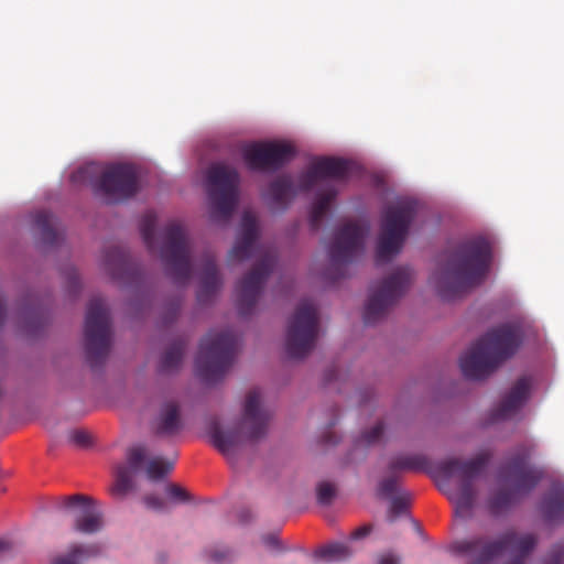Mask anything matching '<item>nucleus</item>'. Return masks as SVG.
Masks as SVG:
<instances>
[{"label":"nucleus","instance_id":"f257e3e1","mask_svg":"<svg viewBox=\"0 0 564 564\" xmlns=\"http://www.w3.org/2000/svg\"><path fill=\"white\" fill-rule=\"evenodd\" d=\"M490 262L491 248L485 238L466 239L446 252L431 281L438 295L451 301L481 284Z\"/></svg>","mask_w":564,"mask_h":564},{"label":"nucleus","instance_id":"f03ea898","mask_svg":"<svg viewBox=\"0 0 564 564\" xmlns=\"http://www.w3.org/2000/svg\"><path fill=\"white\" fill-rule=\"evenodd\" d=\"M521 341L522 330L516 324H502L490 329L460 357L463 375L470 380L487 378L517 351Z\"/></svg>","mask_w":564,"mask_h":564},{"label":"nucleus","instance_id":"7ed1b4c3","mask_svg":"<svg viewBox=\"0 0 564 564\" xmlns=\"http://www.w3.org/2000/svg\"><path fill=\"white\" fill-rule=\"evenodd\" d=\"M530 451L519 446L511 457L500 467L498 482L487 500V509L494 517H500L524 495L533 490L543 477V471L528 464Z\"/></svg>","mask_w":564,"mask_h":564},{"label":"nucleus","instance_id":"20e7f679","mask_svg":"<svg viewBox=\"0 0 564 564\" xmlns=\"http://www.w3.org/2000/svg\"><path fill=\"white\" fill-rule=\"evenodd\" d=\"M489 458V454L480 453L467 462L447 458L433 467L432 476L437 480L440 490L455 505L456 513H468L475 506L478 495L475 480L485 469Z\"/></svg>","mask_w":564,"mask_h":564},{"label":"nucleus","instance_id":"39448f33","mask_svg":"<svg viewBox=\"0 0 564 564\" xmlns=\"http://www.w3.org/2000/svg\"><path fill=\"white\" fill-rule=\"evenodd\" d=\"M348 170V161L335 158H319L314 160L306 171L299 175L295 185L290 174H283L272 180L268 185L264 199L273 210L284 212L295 196L301 192H308L317 181L326 177H343Z\"/></svg>","mask_w":564,"mask_h":564},{"label":"nucleus","instance_id":"423d86ee","mask_svg":"<svg viewBox=\"0 0 564 564\" xmlns=\"http://www.w3.org/2000/svg\"><path fill=\"white\" fill-rule=\"evenodd\" d=\"M535 544L536 539L533 534L519 535L510 530L494 541L485 536L458 540L451 544L449 550L456 555L468 557V564H490L503 551L510 550L514 555L512 561L519 560L523 564Z\"/></svg>","mask_w":564,"mask_h":564},{"label":"nucleus","instance_id":"0eeeda50","mask_svg":"<svg viewBox=\"0 0 564 564\" xmlns=\"http://www.w3.org/2000/svg\"><path fill=\"white\" fill-rule=\"evenodd\" d=\"M238 349V337L231 329L210 330L200 340L196 371L206 383H215L231 368Z\"/></svg>","mask_w":564,"mask_h":564},{"label":"nucleus","instance_id":"6e6552de","mask_svg":"<svg viewBox=\"0 0 564 564\" xmlns=\"http://www.w3.org/2000/svg\"><path fill=\"white\" fill-rule=\"evenodd\" d=\"M416 212L417 203L410 198L398 199L383 209L376 251L378 262H387L401 251Z\"/></svg>","mask_w":564,"mask_h":564},{"label":"nucleus","instance_id":"1a4fd4ad","mask_svg":"<svg viewBox=\"0 0 564 564\" xmlns=\"http://www.w3.org/2000/svg\"><path fill=\"white\" fill-rule=\"evenodd\" d=\"M240 176L226 163L212 164L206 173V191L213 219L228 220L239 199Z\"/></svg>","mask_w":564,"mask_h":564},{"label":"nucleus","instance_id":"9d476101","mask_svg":"<svg viewBox=\"0 0 564 564\" xmlns=\"http://www.w3.org/2000/svg\"><path fill=\"white\" fill-rule=\"evenodd\" d=\"M110 316L101 297H93L87 306L84 338L86 359L93 369L104 365L110 348Z\"/></svg>","mask_w":564,"mask_h":564},{"label":"nucleus","instance_id":"9b49d317","mask_svg":"<svg viewBox=\"0 0 564 564\" xmlns=\"http://www.w3.org/2000/svg\"><path fill=\"white\" fill-rule=\"evenodd\" d=\"M319 330V319L315 304L303 300L289 319L285 351L292 359L305 358L315 347Z\"/></svg>","mask_w":564,"mask_h":564},{"label":"nucleus","instance_id":"f8f14e48","mask_svg":"<svg viewBox=\"0 0 564 564\" xmlns=\"http://www.w3.org/2000/svg\"><path fill=\"white\" fill-rule=\"evenodd\" d=\"M160 256L166 274L176 284H186L192 274L191 248L184 227L171 221L163 231Z\"/></svg>","mask_w":564,"mask_h":564},{"label":"nucleus","instance_id":"ddd939ff","mask_svg":"<svg viewBox=\"0 0 564 564\" xmlns=\"http://www.w3.org/2000/svg\"><path fill=\"white\" fill-rule=\"evenodd\" d=\"M412 272L409 268H398L380 285L371 290L364 311L366 325H373L383 318L388 310L406 292L411 284Z\"/></svg>","mask_w":564,"mask_h":564},{"label":"nucleus","instance_id":"4468645a","mask_svg":"<svg viewBox=\"0 0 564 564\" xmlns=\"http://www.w3.org/2000/svg\"><path fill=\"white\" fill-rule=\"evenodd\" d=\"M368 231V227L356 223H347L338 229L329 248L328 279L336 281L345 275L346 265L364 252V240Z\"/></svg>","mask_w":564,"mask_h":564},{"label":"nucleus","instance_id":"2eb2a0df","mask_svg":"<svg viewBox=\"0 0 564 564\" xmlns=\"http://www.w3.org/2000/svg\"><path fill=\"white\" fill-rule=\"evenodd\" d=\"M94 187L108 204L123 202L139 189L137 171L130 164H112L102 172Z\"/></svg>","mask_w":564,"mask_h":564},{"label":"nucleus","instance_id":"dca6fc26","mask_svg":"<svg viewBox=\"0 0 564 564\" xmlns=\"http://www.w3.org/2000/svg\"><path fill=\"white\" fill-rule=\"evenodd\" d=\"M241 153L250 170L274 172L294 158L295 149L285 142L260 141L245 144Z\"/></svg>","mask_w":564,"mask_h":564},{"label":"nucleus","instance_id":"f3484780","mask_svg":"<svg viewBox=\"0 0 564 564\" xmlns=\"http://www.w3.org/2000/svg\"><path fill=\"white\" fill-rule=\"evenodd\" d=\"M275 257L272 253H265L247 273L237 285V307L240 315L252 313L263 285L273 271Z\"/></svg>","mask_w":564,"mask_h":564},{"label":"nucleus","instance_id":"a211bd4d","mask_svg":"<svg viewBox=\"0 0 564 564\" xmlns=\"http://www.w3.org/2000/svg\"><path fill=\"white\" fill-rule=\"evenodd\" d=\"M62 507L75 510L74 530L94 534L102 528V514L94 507V501L84 495H73L61 499Z\"/></svg>","mask_w":564,"mask_h":564},{"label":"nucleus","instance_id":"6ab92c4d","mask_svg":"<svg viewBox=\"0 0 564 564\" xmlns=\"http://www.w3.org/2000/svg\"><path fill=\"white\" fill-rule=\"evenodd\" d=\"M270 420L269 412L261 404L259 390H250L245 400L241 427L246 431L245 436L250 441H257L267 433Z\"/></svg>","mask_w":564,"mask_h":564},{"label":"nucleus","instance_id":"aec40b11","mask_svg":"<svg viewBox=\"0 0 564 564\" xmlns=\"http://www.w3.org/2000/svg\"><path fill=\"white\" fill-rule=\"evenodd\" d=\"M258 234L257 216L252 212H245L241 217L239 237L229 252L230 259L242 261L251 258Z\"/></svg>","mask_w":564,"mask_h":564},{"label":"nucleus","instance_id":"412c9836","mask_svg":"<svg viewBox=\"0 0 564 564\" xmlns=\"http://www.w3.org/2000/svg\"><path fill=\"white\" fill-rule=\"evenodd\" d=\"M531 382L527 377L520 378L509 393L492 411V421L506 420L513 416L525 403L530 395Z\"/></svg>","mask_w":564,"mask_h":564},{"label":"nucleus","instance_id":"4be33fe9","mask_svg":"<svg viewBox=\"0 0 564 564\" xmlns=\"http://www.w3.org/2000/svg\"><path fill=\"white\" fill-rule=\"evenodd\" d=\"M206 431L213 445L226 457H231L242 444L243 435L239 427L223 429L217 417H210L206 423Z\"/></svg>","mask_w":564,"mask_h":564},{"label":"nucleus","instance_id":"5701e85b","mask_svg":"<svg viewBox=\"0 0 564 564\" xmlns=\"http://www.w3.org/2000/svg\"><path fill=\"white\" fill-rule=\"evenodd\" d=\"M147 451L138 445L128 449L127 462L129 466L120 464L116 468V482L112 488L113 494L124 495L132 488L133 473L139 470L144 462Z\"/></svg>","mask_w":564,"mask_h":564},{"label":"nucleus","instance_id":"b1692460","mask_svg":"<svg viewBox=\"0 0 564 564\" xmlns=\"http://www.w3.org/2000/svg\"><path fill=\"white\" fill-rule=\"evenodd\" d=\"M349 172L350 164L348 163L347 173L343 177H326L317 181V184H322V188L317 193V197L313 203L312 210L310 214V224L313 230H317L319 228V225L329 208L330 202L337 195V189L332 182L345 180L348 176Z\"/></svg>","mask_w":564,"mask_h":564},{"label":"nucleus","instance_id":"393cba45","mask_svg":"<svg viewBox=\"0 0 564 564\" xmlns=\"http://www.w3.org/2000/svg\"><path fill=\"white\" fill-rule=\"evenodd\" d=\"M349 172L350 164L348 163L347 173L343 177H326L317 181V184H322V188L317 193V197L313 203L312 210L310 214V224L313 230H317L319 228V225L329 208L330 202L337 195V189L332 182L345 180L348 176Z\"/></svg>","mask_w":564,"mask_h":564},{"label":"nucleus","instance_id":"a878e982","mask_svg":"<svg viewBox=\"0 0 564 564\" xmlns=\"http://www.w3.org/2000/svg\"><path fill=\"white\" fill-rule=\"evenodd\" d=\"M183 427L180 406L174 401H167L162 406L154 420V434L161 437H173Z\"/></svg>","mask_w":564,"mask_h":564},{"label":"nucleus","instance_id":"bb28decb","mask_svg":"<svg viewBox=\"0 0 564 564\" xmlns=\"http://www.w3.org/2000/svg\"><path fill=\"white\" fill-rule=\"evenodd\" d=\"M221 285V279L218 273L214 256L206 254L200 274L199 288L197 291V301L207 303L216 294Z\"/></svg>","mask_w":564,"mask_h":564},{"label":"nucleus","instance_id":"cd10ccee","mask_svg":"<svg viewBox=\"0 0 564 564\" xmlns=\"http://www.w3.org/2000/svg\"><path fill=\"white\" fill-rule=\"evenodd\" d=\"M104 262L113 279H124L132 270V263L127 250L120 246L109 247L105 251Z\"/></svg>","mask_w":564,"mask_h":564},{"label":"nucleus","instance_id":"c85d7f7f","mask_svg":"<svg viewBox=\"0 0 564 564\" xmlns=\"http://www.w3.org/2000/svg\"><path fill=\"white\" fill-rule=\"evenodd\" d=\"M34 226L39 229L41 240L48 247L59 245L62 235L56 228V218L48 210H39L33 216Z\"/></svg>","mask_w":564,"mask_h":564},{"label":"nucleus","instance_id":"c756f323","mask_svg":"<svg viewBox=\"0 0 564 564\" xmlns=\"http://www.w3.org/2000/svg\"><path fill=\"white\" fill-rule=\"evenodd\" d=\"M427 464V458L422 455L397 454L389 458L387 474L398 475L401 478L403 473L423 470Z\"/></svg>","mask_w":564,"mask_h":564},{"label":"nucleus","instance_id":"7c9ffc66","mask_svg":"<svg viewBox=\"0 0 564 564\" xmlns=\"http://www.w3.org/2000/svg\"><path fill=\"white\" fill-rule=\"evenodd\" d=\"M541 510L549 521L564 519V488L552 489L542 500Z\"/></svg>","mask_w":564,"mask_h":564},{"label":"nucleus","instance_id":"2f4dec72","mask_svg":"<svg viewBox=\"0 0 564 564\" xmlns=\"http://www.w3.org/2000/svg\"><path fill=\"white\" fill-rule=\"evenodd\" d=\"M185 350V343L176 340L170 345L161 358L160 372H173L177 370L182 364Z\"/></svg>","mask_w":564,"mask_h":564},{"label":"nucleus","instance_id":"473e14b6","mask_svg":"<svg viewBox=\"0 0 564 564\" xmlns=\"http://www.w3.org/2000/svg\"><path fill=\"white\" fill-rule=\"evenodd\" d=\"M315 555L326 562H340L348 560L352 551L346 543L335 542L319 547Z\"/></svg>","mask_w":564,"mask_h":564},{"label":"nucleus","instance_id":"72a5a7b5","mask_svg":"<svg viewBox=\"0 0 564 564\" xmlns=\"http://www.w3.org/2000/svg\"><path fill=\"white\" fill-rule=\"evenodd\" d=\"M101 549L98 544L75 545L67 555L56 558L53 564H79V560L96 556Z\"/></svg>","mask_w":564,"mask_h":564},{"label":"nucleus","instance_id":"f704fd0d","mask_svg":"<svg viewBox=\"0 0 564 564\" xmlns=\"http://www.w3.org/2000/svg\"><path fill=\"white\" fill-rule=\"evenodd\" d=\"M156 225V216L154 213L149 212L143 215L140 221V231L144 243L150 251L155 249L154 229Z\"/></svg>","mask_w":564,"mask_h":564},{"label":"nucleus","instance_id":"c9c22d12","mask_svg":"<svg viewBox=\"0 0 564 564\" xmlns=\"http://www.w3.org/2000/svg\"><path fill=\"white\" fill-rule=\"evenodd\" d=\"M173 469V462L155 457L149 460L145 471L151 480H160L164 478Z\"/></svg>","mask_w":564,"mask_h":564},{"label":"nucleus","instance_id":"e433bc0d","mask_svg":"<svg viewBox=\"0 0 564 564\" xmlns=\"http://www.w3.org/2000/svg\"><path fill=\"white\" fill-rule=\"evenodd\" d=\"M400 480L401 478L398 475L387 474L378 485V494L389 498L402 494L403 491L400 490L399 486Z\"/></svg>","mask_w":564,"mask_h":564},{"label":"nucleus","instance_id":"4c0bfd02","mask_svg":"<svg viewBox=\"0 0 564 564\" xmlns=\"http://www.w3.org/2000/svg\"><path fill=\"white\" fill-rule=\"evenodd\" d=\"M410 505V494L404 491L391 498L389 509V520L392 522L394 519L406 512Z\"/></svg>","mask_w":564,"mask_h":564},{"label":"nucleus","instance_id":"58836bf2","mask_svg":"<svg viewBox=\"0 0 564 564\" xmlns=\"http://www.w3.org/2000/svg\"><path fill=\"white\" fill-rule=\"evenodd\" d=\"M336 496V488L333 482L321 481L316 487V499L322 506H329Z\"/></svg>","mask_w":564,"mask_h":564},{"label":"nucleus","instance_id":"ea45409f","mask_svg":"<svg viewBox=\"0 0 564 564\" xmlns=\"http://www.w3.org/2000/svg\"><path fill=\"white\" fill-rule=\"evenodd\" d=\"M384 426L382 422H378L369 431L361 434L357 441L358 446H370L378 443L383 435Z\"/></svg>","mask_w":564,"mask_h":564},{"label":"nucleus","instance_id":"a19ab883","mask_svg":"<svg viewBox=\"0 0 564 564\" xmlns=\"http://www.w3.org/2000/svg\"><path fill=\"white\" fill-rule=\"evenodd\" d=\"M373 564H402V556L393 550H386L375 555Z\"/></svg>","mask_w":564,"mask_h":564},{"label":"nucleus","instance_id":"79ce46f5","mask_svg":"<svg viewBox=\"0 0 564 564\" xmlns=\"http://www.w3.org/2000/svg\"><path fill=\"white\" fill-rule=\"evenodd\" d=\"M68 438L72 443L80 447H87L91 443L89 433L79 429L69 431Z\"/></svg>","mask_w":564,"mask_h":564},{"label":"nucleus","instance_id":"37998d69","mask_svg":"<svg viewBox=\"0 0 564 564\" xmlns=\"http://www.w3.org/2000/svg\"><path fill=\"white\" fill-rule=\"evenodd\" d=\"M26 326L30 328H37L44 324L43 312L40 308H32L25 312Z\"/></svg>","mask_w":564,"mask_h":564},{"label":"nucleus","instance_id":"c03bdc74","mask_svg":"<svg viewBox=\"0 0 564 564\" xmlns=\"http://www.w3.org/2000/svg\"><path fill=\"white\" fill-rule=\"evenodd\" d=\"M144 505L152 510L163 511L165 509V501L155 495H148L143 498Z\"/></svg>","mask_w":564,"mask_h":564},{"label":"nucleus","instance_id":"a18cd8bd","mask_svg":"<svg viewBox=\"0 0 564 564\" xmlns=\"http://www.w3.org/2000/svg\"><path fill=\"white\" fill-rule=\"evenodd\" d=\"M95 171H96V165L95 164H89V165H86L84 167H80L76 173L73 174L72 178L74 181L86 180Z\"/></svg>","mask_w":564,"mask_h":564},{"label":"nucleus","instance_id":"49530a36","mask_svg":"<svg viewBox=\"0 0 564 564\" xmlns=\"http://www.w3.org/2000/svg\"><path fill=\"white\" fill-rule=\"evenodd\" d=\"M262 542L265 546L272 550L282 551L281 542L275 534H267L262 538Z\"/></svg>","mask_w":564,"mask_h":564},{"label":"nucleus","instance_id":"de8ad7c7","mask_svg":"<svg viewBox=\"0 0 564 564\" xmlns=\"http://www.w3.org/2000/svg\"><path fill=\"white\" fill-rule=\"evenodd\" d=\"M181 310L180 302L173 303L164 315V324H170L176 319Z\"/></svg>","mask_w":564,"mask_h":564},{"label":"nucleus","instance_id":"09e8293b","mask_svg":"<svg viewBox=\"0 0 564 564\" xmlns=\"http://www.w3.org/2000/svg\"><path fill=\"white\" fill-rule=\"evenodd\" d=\"M167 492L171 495V497H173L177 500H181V501H186L188 499L187 492L183 488H181L180 486H176V485L169 486Z\"/></svg>","mask_w":564,"mask_h":564},{"label":"nucleus","instance_id":"8fccbe9b","mask_svg":"<svg viewBox=\"0 0 564 564\" xmlns=\"http://www.w3.org/2000/svg\"><path fill=\"white\" fill-rule=\"evenodd\" d=\"M370 532H371V525L364 524L351 532L350 539L351 540H360V539L367 536Z\"/></svg>","mask_w":564,"mask_h":564},{"label":"nucleus","instance_id":"3c124183","mask_svg":"<svg viewBox=\"0 0 564 564\" xmlns=\"http://www.w3.org/2000/svg\"><path fill=\"white\" fill-rule=\"evenodd\" d=\"M229 555V551L228 550H225V551H214L210 553V558L212 561L216 562V563H220L223 561H225L227 558V556Z\"/></svg>","mask_w":564,"mask_h":564},{"label":"nucleus","instance_id":"603ef678","mask_svg":"<svg viewBox=\"0 0 564 564\" xmlns=\"http://www.w3.org/2000/svg\"><path fill=\"white\" fill-rule=\"evenodd\" d=\"M68 282L69 285L74 289H77L79 286V278L75 270H72L68 274Z\"/></svg>","mask_w":564,"mask_h":564},{"label":"nucleus","instance_id":"864d4df0","mask_svg":"<svg viewBox=\"0 0 564 564\" xmlns=\"http://www.w3.org/2000/svg\"><path fill=\"white\" fill-rule=\"evenodd\" d=\"M544 564H562V554L554 553L545 560Z\"/></svg>","mask_w":564,"mask_h":564},{"label":"nucleus","instance_id":"5fc2aeb1","mask_svg":"<svg viewBox=\"0 0 564 564\" xmlns=\"http://www.w3.org/2000/svg\"><path fill=\"white\" fill-rule=\"evenodd\" d=\"M9 551H10V543L4 540H0V558L3 556L4 553H7Z\"/></svg>","mask_w":564,"mask_h":564},{"label":"nucleus","instance_id":"6e6d98bb","mask_svg":"<svg viewBox=\"0 0 564 564\" xmlns=\"http://www.w3.org/2000/svg\"><path fill=\"white\" fill-rule=\"evenodd\" d=\"M6 313H7V311H6L4 303H3L2 299L0 297V326L4 322Z\"/></svg>","mask_w":564,"mask_h":564},{"label":"nucleus","instance_id":"4d7b16f0","mask_svg":"<svg viewBox=\"0 0 564 564\" xmlns=\"http://www.w3.org/2000/svg\"><path fill=\"white\" fill-rule=\"evenodd\" d=\"M333 379H334V373H333V371H329V372L327 373V381H330V380H333Z\"/></svg>","mask_w":564,"mask_h":564}]
</instances>
